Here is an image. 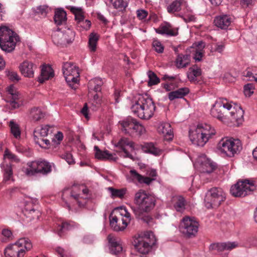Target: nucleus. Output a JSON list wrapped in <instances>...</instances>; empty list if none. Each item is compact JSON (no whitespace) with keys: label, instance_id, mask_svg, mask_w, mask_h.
<instances>
[{"label":"nucleus","instance_id":"680f3d73","mask_svg":"<svg viewBox=\"0 0 257 257\" xmlns=\"http://www.w3.org/2000/svg\"><path fill=\"white\" fill-rule=\"evenodd\" d=\"M71 227V225L69 223H68V222H62L61 226V228H60V230L58 231L59 235H61L60 232L62 230H63V229L69 230V229H70Z\"/></svg>","mask_w":257,"mask_h":257},{"label":"nucleus","instance_id":"37998d69","mask_svg":"<svg viewBox=\"0 0 257 257\" xmlns=\"http://www.w3.org/2000/svg\"><path fill=\"white\" fill-rule=\"evenodd\" d=\"M26 215L30 219V220H37L39 218L40 213L38 210L32 209L29 211H27L26 212Z\"/></svg>","mask_w":257,"mask_h":257},{"label":"nucleus","instance_id":"bb28decb","mask_svg":"<svg viewBox=\"0 0 257 257\" xmlns=\"http://www.w3.org/2000/svg\"><path fill=\"white\" fill-rule=\"evenodd\" d=\"M156 32L160 34H166L169 36H175L177 33L172 29L170 24L167 23L164 25L161 26L159 29H156Z\"/></svg>","mask_w":257,"mask_h":257},{"label":"nucleus","instance_id":"ea45409f","mask_svg":"<svg viewBox=\"0 0 257 257\" xmlns=\"http://www.w3.org/2000/svg\"><path fill=\"white\" fill-rule=\"evenodd\" d=\"M145 152L152 154L155 155H159L160 154L161 151L158 148L155 147L153 143L147 144L145 146Z\"/></svg>","mask_w":257,"mask_h":257},{"label":"nucleus","instance_id":"f03ea898","mask_svg":"<svg viewBox=\"0 0 257 257\" xmlns=\"http://www.w3.org/2000/svg\"><path fill=\"white\" fill-rule=\"evenodd\" d=\"M131 109L140 118L149 119L153 116L156 106L152 98L147 96L140 95Z\"/></svg>","mask_w":257,"mask_h":257},{"label":"nucleus","instance_id":"864d4df0","mask_svg":"<svg viewBox=\"0 0 257 257\" xmlns=\"http://www.w3.org/2000/svg\"><path fill=\"white\" fill-rule=\"evenodd\" d=\"M119 210L121 211V212H120V214L121 215H124L125 217L127 218H130L131 217V214L129 212L127 211L125 208L123 207H120L118 208H115L114 210L115 211H118Z\"/></svg>","mask_w":257,"mask_h":257},{"label":"nucleus","instance_id":"6e6552de","mask_svg":"<svg viewBox=\"0 0 257 257\" xmlns=\"http://www.w3.org/2000/svg\"><path fill=\"white\" fill-rule=\"evenodd\" d=\"M63 73L65 80L73 89H76V84L79 81V77L78 68L71 62L64 63L62 68Z\"/></svg>","mask_w":257,"mask_h":257},{"label":"nucleus","instance_id":"09e8293b","mask_svg":"<svg viewBox=\"0 0 257 257\" xmlns=\"http://www.w3.org/2000/svg\"><path fill=\"white\" fill-rule=\"evenodd\" d=\"M11 98L9 100H8L9 102H10L12 106L14 108H16L19 107V104L16 102V100L19 99V93L18 92H16L14 94L11 95Z\"/></svg>","mask_w":257,"mask_h":257},{"label":"nucleus","instance_id":"5701e85b","mask_svg":"<svg viewBox=\"0 0 257 257\" xmlns=\"http://www.w3.org/2000/svg\"><path fill=\"white\" fill-rule=\"evenodd\" d=\"M202 74L201 69L198 67L196 65L189 68L187 73V77L189 81L191 82H198L197 77L200 76Z\"/></svg>","mask_w":257,"mask_h":257},{"label":"nucleus","instance_id":"a878e982","mask_svg":"<svg viewBox=\"0 0 257 257\" xmlns=\"http://www.w3.org/2000/svg\"><path fill=\"white\" fill-rule=\"evenodd\" d=\"M176 63L178 68L186 67L190 63V55L178 54Z\"/></svg>","mask_w":257,"mask_h":257},{"label":"nucleus","instance_id":"49530a36","mask_svg":"<svg viewBox=\"0 0 257 257\" xmlns=\"http://www.w3.org/2000/svg\"><path fill=\"white\" fill-rule=\"evenodd\" d=\"M130 129H133L136 132H139L140 133H142L145 128L144 126L140 124L136 119H134L132 123H131V126Z\"/></svg>","mask_w":257,"mask_h":257},{"label":"nucleus","instance_id":"dca6fc26","mask_svg":"<svg viewBox=\"0 0 257 257\" xmlns=\"http://www.w3.org/2000/svg\"><path fill=\"white\" fill-rule=\"evenodd\" d=\"M125 146H129L133 150H134V143L131 142L127 138H122L116 145V147H119L123 152L124 153V158H129L133 161L137 160V158L134 157L132 155L130 154L129 152L125 149Z\"/></svg>","mask_w":257,"mask_h":257},{"label":"nucleus","instance_id":"5fc2aeb1","mask_svg":"<svg viewBox=\"0 0 257 257\" xmlns=\"http://www.w3.org/2000/svg\"><path fill=\"white\" fill-rule=\"evenodd\" d=\"M78 25H80V27H82L83 29L88 30L90 28L91 23V22L89 20H82L81 22H80L78 24Z\"/></svg>","mask_w":257,"mask_h":257},{"label":"nucleus","instance_id":"cd10ccee","mask_svg":"<svg viewBox=\"0 0 257 257\" xmlns=\"http://www.w3.org/2000/svg\"><path fill=\"white\" fill-rule=\"evenodd\" d=\"M49 127L50 126L49 125H46L44 127H42L38 132L36 130L34 131V140L36 143L38 144L40 146H42V144L39 142V138L36 134H38L41 137H46L48 134Z\"/></svg>","mask_w":257,"mask_h":257},{"label":"nucleus","instance_id":"9d476101","mask_svg":"<svg viewBox=\"0 0 257 257\" xmlns=\"http://www.w3.org/2000/svg\"><path fill=\"white\" fill-rule=\"evenodd\" d=\"M29 167L26 174L28 175H34L37 173L47 175L50 173L52 167L50 164L45 161H35L28 163Z\"/></svg>","mask_w":257,"mask_h":257},{"label":"nucleus","instance_id":"58836bf2","mask_svg":"<svg viewBox=\"0 0 257 257\" xmlns=\"http://www.w3.org/2000/svg\"><path fill=\"white\" fill-rule=\"evenodd\" d=\"M148 74L149 78L148 82V85L149 86L156 85L160 83V79L154 72L150 70L148 71Z\"/></svg>","mask_w":257,"mask_h":257},{"label":"nucleus","instance_id":"aec40b11","mask_svg":"<svg viewBox=\"0 0 257 257\" xmlns=\"http://www.w3.org/2000/svg\"><path fill=\"white\" fill-rule=\"evenodd\" d=\"M214 23L217 27L222 29H226L230 25L231 19L227 15H222L216 17L214 20Z\"/></svg>","mask_w":257,"mask_h":257},{"label":"nucleus","instance_id":"4c0bfd02","mask_svg":"<svg viewBox=\"0 0 257 257\" xmlns=\"http://www.w3.org/2000/svg\"><path fill=\"white\" fill-rule=\"evenodd\" d=\"M113 7L116 9H118L119 11L123 12L125 10L127 6L126 2L123 0H110Z\"/></svg>","mask_w":257,"mask_h":257},{"label":"nucleus","instance_id":"c85d7f7f","mask_svg":"<svg viewBox=\"0 0 257 257\" xmlns=\"http://www.w3.org/2000/svg\"><path fill=\"white\" fill-rule=\"evenodd\" d=\"M174 201L175 203L174 206L177 211L181 212L185 209L186 201L184 197L181 196H177L174 197Z\"/></svg>","mask_w":257,"mask_h":257},{"label":"nucleus","instance_id":"a19ab883","mask_svg":"<svg viewBox=\"0 0 257 257\" xmlns=\"http://www.w3.org/2000/svg\"><path fill=\"white\" fill-rule=\"evenodd\" d=\"M108 190L110 191L112 197H118L122 198L126 193L125 189H116L112 187H109Z\"/></svg>","mask_w":257,"mask_h":257},{"label":"nucleus","instance_id":"4468645a","mask_svg":"<svg viewBox=\"0 0 257 257\" xmlns=\"http://www.w3.org/2000/svg\"><path fill=\"white\" fill-rule=\"evenodd\" d=\"M19 68L24 76L31 78L34 77V69L36 68V66L31 62L25 61L21 64Z\"/></svg>","mask_w":257,"mask_h":257},{"label":"nucleus","instance_id":"f3484780","mask_svg":"<svg viewBox=\"0 0 257 257\" xmlns=\"http://www.w3.org/2000/svg\"><path fill=\"white\" fill-rule=\"evenodd\" d=\"M158 132L164 135L165 140L168 141L172 140L173 134L171 126L169 123H161L158 127Z\"/></svg>","mask_w":257,"mask_h":257},{"label":"nucleus","instance_id":"338daca9","mask_svg":"<svg viewBox=\"0 0 257 257\" xmlns=\"http://www.w3.org/2000/svg\"><path fill=\"white\" fill-rule=\"evenodd\" d=\"M203 56V53L200 51H196L194 56V59L197 61H200Z\"/></svg>","mask_w":257,"mask_h":257},{"label":"nucleus","instance_id":"c9c22d12","mask_svg":"<svg viewBox=\"0 0 257 257\" xmlns=\"http://www.w3.org/2000/svg\"><path fill=\"white\" fill-rule=\"evenodd\" d=\"M183 0H175L167 8V11L169 13H174L181 10V6Z\"/></svg>","mask_w":257,"mask_h":257},{"label":"nucleus","instance_id":"a18cd8bd","mask_svg":"<svg viewBox=\"0 0 257 257\" xmlns=\"http://www.w3.org/2000/svg\"><path fill=\"white\" fill-rule=\"evenodd\" d=\"M134 119L132 118H128L125 120H123L122 121H120L119 123L121 125L122 128V131L126 133L127 130L125 128L126 127L131 128V123H132Z\"/></svg>","mask_w":257,"mask_h":257},{"label":"nucleus","instance_id":"8fccbe9b","mask_svg":"<svg viewBox=\"0 0 257 257\" xmlns=\"http://www.w3.org/2000/svg\"><path fill=\"white\" fill-rule=\"evenodd\" d=\"M254 88L252 83H248L244 86V93L246 96H250L253 93Z\"/></svg>","mask_w":257,"mask_h":257},{"label":"nucleus","instance_id":"0e129e2a","mask_svg":"<svg viewBox=\"0 0 257 257\" xmlns=\"http://www.w3.org/2000/svg\"><path fill=\"white\" fill-rule=\"evenodd\" d=\"M74 187L75 186H73L72 190L71 192V195L70 196L74 198L77 201L79 206L81 205L80 202L78 200V199L79 198V194L75 193V191L74 190Z\"/></svg>","mask_w":257,"mask_h":257},{"label":"nucleus","instance_id":"6e6d98bb","mask_svg":"<svg viewBox=\"0 0 257 257\" xmlns=\"http://www.w3.org/2000/svg\"><path fill=\"white\" fill-rule=\"evenodd\" d=\"M48 7L46 6H40L37 8L36 10V13L40 14L41 15H46L47 13V10Z\"/></svg>","mask_w":257,"mask_h":257},{"label":"nucleus","instance_id":"7ed1b4c3","mask_svg":"<svg viewBox=\"0 0 257 257\" xmlns=\"http://www.w3.org/2000/svg\"><path fill=\"white\" fill-rule=\"evenodd\" d=\"M157 239L151 231L145 232L134 239L133 244L135 249L140 254H148L156 244Z\"/></svg>","mask_w":257,"mask_h":257},{"label":"nucleus","instance_id":"4d7b16f0","mask_svg":"<svg viewBox=\"0 0 257 257\" xmlns=\"http://www.w3.org/2000/svg\"><path fill=\"white\" fill-rule=\"evenodd\" d=\"M63 158L65 159L69 164H72L74 163L72 155L70 153H66L65 154L63 157Z\"/></svg>","mask_w":257,"mask_h":257},{"label":"nucleus","instance_id":"a211bd4d","mask_svg":"<svg viewBox=\"0 0 257 257\" xmlns=\"http://www.w3.org/2000/svg\"><path fill=\"white\" fill-rule=\"evenodd\" d=\"M94 150L96 151L95 157L97 159L108 160L114 162H115L118 159L117 157L114 156H115V154L113 155L112 154L109 153V152L107 150L102 151L97 146L94 147Z\"/></svg>","mask_w":257,"mask_h":257},{"label":"nucleus","instance_id":"9b49d317","mask_svg":"<svg viewBox=\"0 0 257 257\" xmlns=\"http://www.w3.org/2000/svg\"><path fill=\"white\" fill-rule=\"evenodd\" d=\"M253 182H250L248 180L238 181L235 184L232 186L230 192L234 197H244L247 195V192L251 191L250 186H253Z\"/></svg>","mask_w":257,"mask_h":257},{"label":"nucleus","instance_id":"052dcab7","mask_svg":"<svg viewBox=\"0 0 257 257\" xmlns=\"http://www.w3.org/2000/svg\"><path fill=\"white\" fill-rule=\"evenodd\" d=\"M147 15V12L144 10H139L137 11V16L141 20L146 18Z\"/></svg>","mask_w":257,"mask_h":257},{"label":"nucleus","instance_id":"603ef678","mask_svg":"<svg viewBox=\"0 0 257 257\" xmlns=\"http://www.w3.org/2000/svg\"><path fill=\"white\" fill-rule=\"evenodd\" d=\"M218 108L217 106L216 105H213V107L211 110V113L213 116L217 117L219 119L222 120L223 118L222 114L220 112H217Z\"/></svg>","mask_w":257,"mask_h":257},{"label":"nucleus","instance_id":"c756f323","mask_svg":"<svg viewBox=\"0 0 257 257\" xmlns=\"http://www.w3.org/2000/svg\"><path fill=\"white\" fill-rule=\"evenodd\" d=\"M108 241L110 244V252L114 254H117L122 250L121 245L117 243L114 239L111 238L109 236L108 237Z\"/></svg>","mask_w":257,"mask_h":257},{"label":"nucleus","instance_id":"72a5a7b5","mask_svg":"<svg viewBox=\"0 0 257 257\" xmlns=\"http://www.w3.org/2000/svg\"><path fill=\"white\" fill-rule=\"evenodd\" d=\"M70 11L75 15V19L77 21V24L84 20V12L81 8L71 7Z\"/></svg>","mask_w":257,"mask_h":257},{"label":"nucleus","instance_id":"2f4dec72","mask_svg":"<svg viewBox=\"0 0 257 257\" xmlns=\"http://www.w3.org/2000/svg\"><path fill=\"white\" fill-rule=\"evenodd\" d=\"M98 36L94 33H91L89 36V48L91 52H95L96 50V46L98 40Z\"/></svg>","mask_w":257,"mask_h":257},{"label":"nucleus","instance_id":"39448f33","mask_svg":"<svg viewBox=\"0 0 257 257\" xmlns=\"http://www.w3.org/2000/svg\"><path fill=\"white\" fill-rule=\"evenodd\" d=\"M32 248V244L28 238H20L14 244L8 246L4 251L6 257H24L26 250Z\"/></svg>","mask_w":257,"mask_h":257},{"label":"nucleus","instance_id":"c03bdc74","mask_svg":"<svg viewBox=\"0 0 257 257\" xmlns=\"http://www.w3.org/2000/svg\"><path fill=\"white\" fill-rule=\"evenodd\" d=\"M6 75L8 78L12 81L18 82L20 80V78L16 72L13 70H8L6 71Z\"/></svg>","mask_w":257,"mask_h":257},{"label":"nucleus","instance_id":"f704fd0d","mask_svg":"<svg viewBox=\"0 0 257 257\" xmlns=\"http://www.w3.org/2000/svg\"><path fill=\"white\" fill-rule=\"evenodd\" d=\"M31 116L34 121H38L44 118L45 114L39 108L34 107L31 110Z\"/></svg>","mask_w":257,"mask_h":257},{"label":"nucleus","instance_id":"13d9d810","mask_svg":"<svg viewBox=\"0 0 257 257\" xmlns=\"http://www.w3.org/2000/svg\"><path fill=\"white\" fill-rule=\"evenodd\" d=\"M140 181H139L140 183H145L147 185H149L153 181L155 180V178H151L148 177L142 176V178L140 179Z\"/></svg>","mask_w":257,"mask_h":257},{"label":"nucleus","instance_id":"f8f14e48","mask_svg":"<svg viewBox=\"0 0 257 257\" xmlns=\"http://www.w3.org/2000/svg\"><path fill=\"white\" fill-rule=\"evenodd\" d=\"M201 128H203L202 125L198 124L195 131H190L189 137L193 144L203 147L208 141V139L201 132Z\"/></svg>","mask_w":257,"mask_h":257},{"label":"nucleus","instance_id":"e433bc0d","mask_svg":"<svg viewBox=\"0 0 257 257\" xmlns=\"http://www.w3.org/2000/svg\"><path fill=\"white\" fill-rule=\"evenodd\" d=\"M9 126L11 128V132L16 139H19L21 136V131L19 124L13 120L10 122Z\"/></svg>","mask_w":257,"mask_h":257},{"label":"nucleus","instance_id":"69168bd1","mask_svg":"<svg viewBox=\"0 0 257 257\" xmlns=\"http://www.w3.org/2000/svg\"><path fill=\"white\" fill-rule=\"evenodd\" d=\"M101 102L102 100H97V101H96L92 100V102L91 103L92 106L93 107L92 109L96 110L98 107L100 106Z\"/></svg>","mask_w":257,"mask_h":257},{"label":"nucleus","instance_id":"79ce46f5","mask_svg":"<svg viewBox=\"0 0 257 257\" xmlns=\"http://www.w3.org/2000/svg\"><path fill=\"white\" fill-rule=\"evenodd\" d=\"M4 180L8 181L13 178V169L11 165H7L4 169Z\"/></svg>","mask_w":257,"mask_h":257},{"label":"nucleus","instance_id":"4be33fe9","mask_svg":"<svg viewBox=\"0 0 257 257\" xmlns=\"http://www.w3.org/2000/svg\"><path fill=\"white\" fill-rule=\"evenodd\" d=\"M236 246L237 244L235 242H224L211 244L210 248L211 249H216L218 251H222L224 250H230Z\"/></svg>","mask_w":257,"mask_h":257},{"label":"nucleus","instance_id":"20e7f679","mask_svg":"<svg viewBox=\"0 0 257 257\" xmlns=\"http://www.w3.org/2000/svg\"><path fill=\"white\" fill-rule=\"evenodd\" d=\"M20 41L19 36L6 26L0 27V47L7 52H11Z\"/></svg>","mask_w":257,"mask_h":257},{"label":"nucleus","instance_id":"0eeeda50","mask_svg":"<svg viewBox=\"0 0 257 257\" xmlns=\"http://www.w3.org/2000/svg\"><path fill=\"white\" fill-rule=\"evenodd\" d=\"M217 149L221 153L229 157H233L235 154L242 150V145L239 140L222 139L217 145Z\"/></svg>","mask_w":257,"mask_h":257},{"label":"nucleus","instance_id":"1a4fd4ad","mask_svg":"<svg viewBox=\"0 0 257 257\" xmlns=\"http://www.w3.org/2000/svg\"><path fill=\"white\" fill-rule=\"evenodd\" d=\"M198 222L194 217H184L180 223L179 228L181 232L188 237L195 236L198 231Z\"/></svg>","mask_w":257,"mask_h":257},{"label":"nucleus","instance_id":"f257e3e1","mask_svg":"<svg viewBox=\"0 0 257 257\" xmlns=\"http://www.w3.org/2000/svg\"><path fill=\"white\" fill-rule=\"evenodd\" d=\"M134 202L138 207H132L131 208L136 217L148 225H152L153 219L147 213L152 210L155 206V197L146 193L144 190H140L136 193Z\"/></svg>","mask_w":257,"mask_h":257},{"label":"nucleus","instance_id":"2eb2a0df","mask_svg":"<svg viewBox=\"0 0 257 257\" xmlns=\"http://www.w3.org/2000/svg\"><path fill=\"white\" fill-rule=\"evenodd\" d=\"M54 76V73L52 67L48 65L43 64L41 66V74L39 76L38 80L40 83H43L45 80L53 77Z\"/></svg>","mask_w":257,"mask_h":257},{"label":"nucleus","instance_id":"7c9ffc66","mask_svg":"<svg viewBox=\"0 0 257 257\" xmlns=\"http://www.w3.org/2000/svg\"><path fill=\"white\" fill-rule=\"evenodd\" d=\"M203 172L210 173L212 172L216 168L215 163L212 162L210 160L207 159L202 164Z\"/></svg>","mask_w":257,"mask_h":257},{"label":"nucleus","instance_id":"ddd939ff","mask_svg":"<svg viewBox=\"0 0 257 257\" xmlns=\"http://www.w3.org/2000/svg\"><path fill=\"white\" fill-rule=\"evenodd\" d=\"M75 33L69 29L64 33L55 36L53 40L57 45H66L71 43L74 39Z\"/></svg>","mask_w":257,"mask_h":257},{"label":"nucleus","instance_id":"b1692460","mask_svg":"<svg viewBox=\"0 0 257 257\" xmlns=\"http://www.w3.org/2000/svg\"><path fill=\"white\" fill-rule=\"evenodd\" d=\"M189 92V89L187 87H183L177 89V90L170 92L168 94V97L170 100H173L176 98H182L188 94Z\"/></svg>","mask_w":257,"mask_h":257},{"label":"nucleus","instance_id":"473e14b6","mask_svg":"<svg viewBox=\"0 0 257 257\" xmlns=\"http://www.w3.org/2000/svg\"><path fill=\"white\" fill-rule=\"evenodd\" d=\"M202 125L203 128H200L201 132L202 134L208 139V140L212 136L215 134V131L214 128H212L211 126L207 124L199 123Z\"/></svg>","mask_w":257,"mask_h":257},{"label":"nucleus","instance_id":"bf43d9fd","mask_svg":"<svg viewBox=\"0 0 257 257\" xmlns=\"http://www.w3.org/2000/svg\"><path fill=\"white\" fill-rule=\"evenodd\" d=\"M130 174L131 175V176L133 178V179H137L138 182L140 181V179L142 178V176L141 175L139 174L136 170H132L130 171Z\"/></svg>","mask_w":257,"mask_h":257},{"label":"nucleus","instance_id":"412c9836","mask_svg":"<svg viewBox=\"0 0 257 257\" xmlns=\"http://www.w3.org/2000/svg\"><path fill=\"white\" fill-rule=\"evenodd\" d=\"M110 225L114 231H119L123 230L127 225V222L124 219H122L123 225L120 226L117 224L118 218L116 216H112V212L109 215Z\"/></svg>","mask_w":257,"mask_h":257},{"label":"nucleus","instance_id":"393cba45","mask_svg":"<svg viewBox=\"0 0 257 257\" xmlns=\"http://www.w3.org/2000/svg\"><path fill=\"white\" fill-rule=\"evenodd\" d=\"M66 12L61 9H58L56 11L54 17V22L57 25H61L65 24L67 20Z\"/></svg>","mask_w":257,"mask_h":257},{"label":"nucleus","instance_id":"de8ad7c7","mask_svg":"<svg viewBox=\"0 0 257 257\" xmlns=\"http://www.w3.org/2000/svg\"><path fill=\"white\" fill-rule=\"evenodd\" d=\"M4 157L16 162L19 161V159L17 158V156L11 152L8 149H6L5 151Z\"/></svg>","mask_w":257,"mask_h":257},{"label":"nucleus","instance_id":"774afa93","mask_svg":"<svg viewBox=\"0 0 257 257\" xmlns=\"http://www.w3.org/2000/svg\"><path fill=\"white\" fill-rule=\"evenodd\" d=\"M184 21L186 23L194 22L195 21V17L193 15H187L183 18Z\"/></svg>","mask_w":257,"mask_h":257},{"label":"nucleus","instance_id":"3c124183","mask_svg":"<svg viewBox=\"0 0 257 257\" xmlns=\"http://www.w3.org/2000/svg\"><path fill=\"white\" fill-rule=\"evenodd\" d=\"M153 46L155 49V51L158 53H163L164 51V47L161 42L158 40H155L153 42Z\"/></svg>","mask_w":257,"mask_h":257},{"label":"nucleus","instance_id":"e2e57ef3","mask_svg":"<svg viewBox=\"0 0 257 257\" xmlns=\"http://www.w3.org/2000/svg\"><path fill=\"white\" fill-rule=\"evenodd\" d=\"M88 112V107L87 106V104L86 103H85L84 104L83 108L81 110V112L85 116V117L86 119H88L89 118Z\"/></svg>","mask_w":257,"mask_h":257},{"label":"nucleus","instance_id":"6ab92c4d","mask_svg":"<svg viewBox=\"0 0 257 257\" xmlns=\"http://www.w3.org/2000/svg\"><path fill=\"white\" fill-rule=\"evenodd\" d=\"M244 111L239 106L237 108L233 107L232 110L229 112L228 116L230 115V120L232 122H236L238 124L241 123L243 119Z\"/></svg>","mask_w":257,"mask_h":257},{"label":"nucleus","instance_id":"423d86ee","mask_svg":"<svg viewBox=\"0 0 257 257\" xmlns=\"http://www.w3.org/2000/svg\"><path fill=\"white\" fill-rule=\"evenodd\" d=\"M225 194L221 188L214 187L206 193L204 198V204L207 208H215L224 201Z\"/></svg>","mask_w":257,"mask_h":257}]
</instances>
